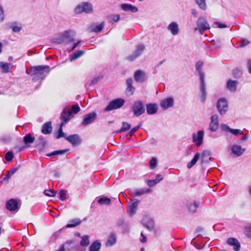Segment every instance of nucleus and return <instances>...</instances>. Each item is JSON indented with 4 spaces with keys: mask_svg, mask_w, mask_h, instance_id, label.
<instances>
[{
    "mask_svg": "<svg viewBox=\"0 0 251 251\" xmlns=\"http://www.w3.org/2000/svg\"><path fill=\"white\" fill-rule=\"evenodd\" d=\"M147 112L149 115L155 114L158 110V106L156 103H149L146 105Z\"/></svg>",
    "mask_w": 251,
    "mask_h": 251,
    "instance_id": "obj_22",
    "label": "nucleus"
},
{
    "mask_svg": "<svg viewBox=\"0 0 251 251\" xmlns=\"http://www.w3.org/2000/svg\"><path fill=\"white\" fill-rule=\"evenodd\" d=\"M204 132L203 130H199L192 135V141L197 147H200L203 143Z\"/></svg>",
    "mask_w": 251,
    "mask_h": 251,
    "instance_id": "obj_7",
    "label": "nucleus"
},
{
    "mask_svg": "<svg viewBox=\"0 0 251 251\" xmlns=\"http://www.w3.org/2000/svg\"><path fill=\"white\" fill-rule=\"evenodd\" d=\"M244 232L245 235L251 239V224L245 227Z\"/></svg>",
    "mask_w": 251,
    "mask_h": 251,
    "instance_id": "obj_48",
    "label": "nucleus"
},
{
    "mask_svg": "<svg viewBox=\"0 0 251 251\" xmlns=\"http://www.w3.org/2000/svg\"><path fill=\"white\" fill-rule=\"evenodd\" d=\"M158 183V181H157L156 179L147 180V184L150 187L154 186Z\"/></svg>",
    "mask_w": 251,
    "mask_h": 251,
    "instance_id": "obj_56",
    "label": "nucleus"
},
{
    "mask_svg": "<svg viewBox=\"0 0 251 251\" xmlns=\"http://www.w3.org/2000/svg\"><path fill=\"white\" fill-rule=\"evenodd\" d=\"M66 139L73 146H77L80 144L81 139L78 134L70 135L66 137Z\"/></svg>",
    "mask_w": 251,
    "mask_h": 251,
    "instance_id": "obj_13",
    "label": "nucleus"
},
{
    "mask_svg": "<svg viewBox=\"0 0 251 251\" xmlns=\"http://www.w3.org/2000/svg\"><path fill=\"white\" fill-rule=\"evenodd\" d=\"M73 117V116L69 110L64 109L61 114V119L62 120V122L60 125H61V126L65 125Z\"/></svg>",
    "mask_w": 251,
    "mask_h": 251,
    "instance_id": "obj_14",
    "label": "nucleus"
},
{
    "mask_svg": "<svg viewBox=\"0 0 251 251\" xmlns=\"http://www.w3.org/2000/svg\"><path fill=\"white\" fill-rule=\"evenodd\" d=\"M81 223V221L79 219H74L70 220L65 227L66 228L74 227L79 225Z\"/></svg>",
    "mask_w": 251,
    "mask_h": 251,
    "instance_id": "obj_33",
    "label": "nucleus"
},
{
    "mask_svg": "<svg viewBox=\"0 0 251 251\" xmlns=\"http://www.w3.org/2000/svg\"><path fill=\"white\" fill-rule=\"evenodd\" d=\"M35 137L32 136L30 133L26 134L23 138V142L27 147L28 145L33 143L35 141Z\"/></svg>",
    "mask_w": 251,
    "mask_h": 251,
    "instance_id": "obj_27",
    "label": "nucleus"
},
{
    "mask_svg": "<svg viewBox=\"0 0 251 251\" xmlns=\"http://www.w3.org/2000/svg\"><path fill=\"white\" fill-rule=\"evenodd\" d=\"M203 64V63L202 61H198L196 64V69L200 79L201 100L202 102H204L206 99V93L204 82V73L202 71Z\"/></svg>",
    "mask_w": 251,
    "mask_h": 251,
    "instance_id": "obj_2",
    "label": "nucleus"
},
{
    "mask_svg": "<svg viewBox=\"0 0 251 251\" xmlns=\"http://www.w3.org/2000/svg\"><path fill=\"white\" fill-rule=\"evenodd\" d=\"M197 28L195 29V31L198 30L201 33L202 35L204 31L206 29H210V27L205 18L202 17H200L197 22Z\"/></svg>",
    "mask_w": 251,
    "mask_h": 251,
    "instance_id": "obj_4",
    "label": "nucleus"
},
{
    "mask_svg": "<svg viewBox=\"0 0 251 251\" xmlns=\"http://www.w3.org/2000/svg\"><path fill=\"white\" fill-rule=\"evenodd\" d=\"M168 29L174 35H177L179 32L178 25L176 22H172L170 23L168 26Z\"/></svg>",
    "mask_w": 251,
    "mask_h": 251,
    "instance_id": "obj_24",
    "label": "nucleus"
},
{
    "mask_svg": "<svg viewBox=\"0 0 251 251\" xmlns=\"http://www.w3.org/2000/svg\"><path fill=\"white\" fill-rule=\"evenodd\" d=\"M54 42L58 44H65L62 34H61L60 36L55 39Z\"/></svg>",
    "mask_w": 251,
    "mask_h": 251,
    "instance_id": "obj_57",
    "label": "nucleus"
},
{
    "mask_svg": "<svg viewBox=\"0 0 251 251\" xmlns=\"http://www.w3.org/2000/svg\"><path fill=\"white\" fill-rule=\"evenodd\" d=\"M67 150H59V151H54L51 153L47 154V156H54L58 155H61L67 152Z\"/></svg>",
    "mask_w": 251,
    "mask_h": 251,
    "instance_id": "obj_45",
    "label": "nucleus"
},
{
    "mask_svg": "<svg viewBox=\"0 0 251 251\" xmlns=\"http://www.w3.org/2000/svg\"><path fill=\"white\" fill-rule=\"evenodd\" d=\"M52 127L50 122L44 124L42 127L41 131L43 134H48L51 132Z\"/></svg>",
    "mask_w": 251,
    "mask_h": 251,
    "instance_id": "obj_25",
    "label": "nucleus"
},
{
    "mask_svg": "<svg viewBox=\"0 0 251 251\" xmlns=\"http://www.w3.org/2000/svg\"><path fill=\"white\" fill-rule=\"evenodd\" d=\"M228 245L233 246V249L235 251H239L240 249V244L239 241L234 238H229L227 241Z\"/></svg>",
    "mask_w": 251,
    "mask_h": 251,
    "instance_id": "obj_21",
    "label": "nucleus"
},
{
    "mask_svg": "<svg viewBox=\"0 0 251 251\" xmlns=\"http://www.w3.org/2000/svg\"><path fill=\"white\" fill-rule=\"evenodd\" d=\"M44 194L49 197H54L55 196L56 192L52 189L45 190Z\"/></svg>",
    "mask_w": 251,
    "mask_h": 251,
    "instance_id": "obj_50",
    "label": "nucleus"
},
{
    "mask_svg": "<svg viewBox=\"0 0 251 251\" xmlns=\"http://www.w3.org/2000/svg\"><path fill=\"white\" fill-rule=\"evenodd\" d=\"M200 153L199 152L196 153L192 160L187 164V167L188 169H191L192 168V167L196 164L198 160L200 159Z\"/></svg>",
    "mask_w": 251,
    "mask_h": 251,
    "instance_id": "obj_37",
    "label": "nucleus"
},
{
    "mask_svg": "<svg viewBox=\"0 0 251 251\" xmlns=\"http://www.w3.org/2000/svg\"><path fill=\"white\" fill-rule=\"evenodd\" d=\"M217 108L220 115H224L228 110L227 101L225 98L220 99L217 103Z\"/></svg>",
    "mask_w": 251,
    "mask_h": 251,
    "instance_id": "obj_8",
    "label": "nucleus"
},
{
    "mask_svg": "<svg viewBox=\"0 0 251 251\" xmlns=\"http://www.w3.org/2000/svg\"><path fill=\"white\" fill-rule=\"evenodd\" d=\"M97 114L95 112H92L84 116L81 123L83 126H86L95 122L97 119Z\"/></svg>",
    "mask_w": 251,
    "mask_h": 251,
    "instance_id": "obj_9",
    "label": "nucleus"
},
{
    "mask_svg": "<svg viewBox=\"0 0 251 251\" xmlns=\"http://www.w3.org/2000/svg\"><path fill=\"white\" fill-rule=\"evenodd\" d=\"M132 111L136 117H139L144 114L145 109L143 102L141 100L135 101L132 106Z\"/></svg>",
    "mask_w": 251,
    "mask_h": 251,
    "instance_id": "obj_6",
    "label": "nucleus"
},
{
    "mask_svg": "<svg viewBox=\"0 0 251 251\" xmlns=\"http://www.w3.org/2000/svg\"><path fill=\"white\" fill-rule=\"evenodd\" d=\"M107 18L111 23H113L118 22L120 20V16L119 14L110 15L107 16Z\"/></svg>",
    "mask_w": 251,
    "mask_h": 251,
    "instance_id": "obj_44",
    "label": "nucleus"
},
{
    "mask_svg": "<svg viewBox=\"0 0 251 251\" xmlns=\"http://www.w3.org/2000/svg\"><path fill=\"white\" fill-rule=\"evenodd\" d=\"M62 127L63 126L60 125L57 133L55 134V137L56 139H59L61 137H64L66 139V137H65V133L63 132Z\"/></svg>",
    "mask_w": 251,
    "mask_h": 251,
    "instance_id": "obj_46",
    "label": "nucleus"
},
{
    "mask_svg": "<svg viewBox=\"0 0 251 251\" xmlns=\"http://www.w3.org/2000/svg\"><path fill=\"white\" fill-rule=\"evenodd\" d=\"M4 20L3 11L2 7L0 6V23H1Z\"/></svg>",
    "mask_w": 251,
    "mask_h": 251,
    "instance_id": "obj_64",
    "label": "nucleus"
},
{
    "mask_svg": "<svg viewBox=\"0 0 251 251\" xmlns=\"http://www.w3.org/2000/svg\"><path fill=\"white\" fill-rule=\"evenodd\" d=\"M102 78V76H99L94 78L91 81L90 85H96Z\"/></svg>",
    "mask_w": 251,
    "mask_h": 251,
    "instance_id": "obj_58",
    "label": "nucleus"
},
{
    "mask_svg": "<svg viewBox=\"0 0 251 251\" xmlns=\"http://www.w3.org/2000/svg\"><path fill=\"white\" fill-rule=\"evenodd\" d=\"M125 101L123 99H116L109 102L108 105L105 107L106 111H110L114 109H116L121 107L125 103Z\"/></svg>",
    "mask_w": 251,
    "mask_h": 251,
    "instance_id": "obj_5",
    "label": "nucleus"
},
{
    "mask_svg": "<svg viewBox=\"0 0 251 251\" xmlns=\"http://www.w3.org/2000/svg\"><path fill=\"white\" fill-rule=\"evenodd\" d=\"M116 234L114 233H111L106 243V245L109 247L112 246L116 244Z\"/></svg>",
    "mask_w": 251,
    "mask_h": 251,
    "instance_id": "obj_30",
    "label": "nucleus"
},
{
    "mask_svg": "<svg viewBox=\"0 0 251 251\" xmlns=\"http://www.w3.org/2000/svg\"><path fill=\"white\" fill-rule=\"evenodd\" d=\"M221 128L223 130L229 132L234 135H238L239 134H242L243 133V131L241 130L238 129H232L230 128L227 125L225 124L222 125Z\"/></svg>",
    "mask_w": 251,
    "mask_h": 251,
    "instance_id": "obj_20",
    "label": "nucleus"
},
{
    "mask_svg": "<svg viewBox=\"0 0 251 251\" xmlns=\"http://www.w3.org/2000/svg\"><path fill=\"white\" fill-rule=\"evenodd\" d=\"M214 24L220 28H226L227 27V25L225 24L221 23L219 22H215Z\"/></svg>",
    "mask_w": 251,
    "mask_h": 251,
    "instance_id": "obj_62",
    "label": "nucleus"
},
{
    "mask_svg": "<svg viewBox=\"0 0 251 251\" xmlns=\"http://www.w3.org/2000/svg\"><path fill=\"white\" fill-rule=\"evenodd\" d=\"M211 155V152L208 150H204L202 151L201 155V163H203L205 158L208 157Z\"/></svg>",
    "mask_w": 251,
    "mask_h": 251,
    "instance_id": "obj_47",
    "label": "nucleus"
},
{
    "mask_svg": "<svg viewBox=\"0 0 251 251\" xmlns=\"http://www.w3.org/2000/svg\"><path fill=\"white\" fill-rule=\"evenodd\" d=\"M11 64L9 63L0 62V68L2 73H8L10 71Z\"/></svg>",
    "mask_w": 251,
    "mask_h": 251,
    "instance_id": "obj_31",
    "label": "nucleus"
},
{
    "mask_svg": "<svg viewBox=\"0 0 251 251\" xmlns=\"http://www.w3.org/2000/svg\"><path fill=\"white\" fill-rule=\"evenodd\" d=\"M145 49V47L144 45L141 44L138 45L135 50L132 53V54L127 56L126 59L129 61H132L136 59L139 56H140Z\"/></svg>",
    "mask_w": 251,
    "mask_h": 251,
    "instance_id": "obj_10",
    "label": "nucleus"
},
{
    "mask_svg": "<svg viewBox=\"0 0 251 251\" xmlns=\"http://www.w3.org/2000/svg\"><path fill=\"white\" fill-rule=\"evenodd\" d=\"M233 75L235 78H239L242 75V72L241 70L236 68L233 71Z\"/></svg>",
    "mask_w": 251,
    "mask_h": 251,
    "instance_id": "obj_49",
    "label": "nucleus"
},
{
    "mask_svg": "<svg viewBox=\"0 0 251 251\" xmlns=\"http://www.w3.org/2000/svg\"><path fill=\"white\" fill-rule=\"evenodd\" d=\"M232 153L237 157L240 156L245 151L240 145H233L231 147Z\"/></svg>",
    "mask_w": 251,
    "mask_h": 251,
    "instance_id": "obj_18",
    "label": "nucleus"
},
{
    "mask_svg": "<svg viewBox=\"0 0 251 251\" xmlns=\"http://www.w3.org/2000/svg\"><path fill=\"white\" fill-rule=\"evenodd\" d=\"M134 77L135 81L138 82H143L146 80L145 72L141 70H138L135 72Z\"/></svg>",
    "mask_w": 251,
    "mask_h": 251,
    "instance_id": "obj_16",
    "label": "nucleus"
},
{
    "mask_svg": "<svg viewBox=\"0 0 251 251\" xmlns=\"http://www.w3.org/2000/svg\"><path fill=\"white\" fill-rule=\"evenodd\" d=\"M103 28V24L101 23L99 25H96L92 29V31L94 32H100Z\"/></svg>",
    "mask_w": 251,
    "mask_h": 251,
    "instance_id": "obj_51",
    "label": "nucleus"
},
{
    "mask_svg": "<svg viewBox=\"0 0 251 251\" xmlns=\"http://www.w3.org/2000/svg\"><path fill=\"white\" fill-rule=\"evenodd\" d=\"M80 110V107L78 104H74L72 106L71 110L70 111L71 112V114H77Z\"/></svg>",
    "mask_w": 251,
    "mask_h": 251,
    "instance_id": "obj_52",
    "label": "nucleus"
},
{
    "mask_svg": "<svg viewBox=\"0 0 251 251\" xmlns=\"http://www.w3.org/2000/svg\"><path fill=\"white\" fill-rule=\"evenodd\" d=\"M194 1L199 9L203 11H205L207 9V6L206 0H194Z\"/></svg>",
    "mask_w": 251,
    "mask_h": 251,
    "instance_id": "obj_38",
    "label": "nucleus"
},
{
    "mask_svg": "<svg viewBox=\"0 0 251 251\" xmlns=\"http://www.w3.org/2000/svg\"><path fill=\"white\" fill-rule=\"evenodd\" d=\"M140 128V125H138L135 127H134L133 128H132L131 130L129 132V135L130 136H132L134 133L138 129H139V128Z\"/></svg>",
    "mask_w": 251,
    "mask_h": 251,
    "instance_id": "obj_61",
    "label": "nucleus"
},
{
    "mask_svg": "<svg viewBox=\"0 0 251 251\" xmlns=\"http://www.w3.org/2000/svg\"><path fill=\"white\" fill-rule=\"evenodd\" d=\"M200 153L199 152L196 153L192 160L187 164V167L188 169H191L192 168V167L196 164L198 160L200 159Z\"/></svg>",
    "mask_w": 251,
    "mask_h": 251,
    "instance_id": "obj_36",
    "label": "nucleus"
},
{
    "mask_svg": "<svg viewBox=\"0 0 251 251\" xmlns=\"http://www.w3.org/2000/svg\"><path fill=\"white\" fill-rule=\"evenodd\" d=\"M84 54V51L81 50H77L75 51L70 56V60L71 61L75 60L80 57Z\"/></svg>",
    "mask_w": 251,
    "mask_h": 251,
    "instance_id": "obj_41",
    "label": "nucleus"
},
{
    "mask_svg": "<svg viewBox=\"0 0 251 251\" xmlns=\"http://www.w3.org/2000/svg\"><path fill=\"white\" fill-rule=\"evenodd\" d=\"M174 101L173 98H168L162 100L160 105L163 109H167L173 106Z\"/></svg>",
    "mask_w": 251,
    "mask_h": 251,
    "instance_id": "obj_19",
    "label": "nucleus"
},
{
    "mask_svg": "<svg viewBox=\"0 0 251 251\" xmlns=\"http://www.w3.org/2000/svg\"><path fill=\"white\" fill-rule=\"evenodd\" d=\"M89 237L88 235H84L81 237V240L80 242V245L81 246L86 247L89 245Z\"/></svg>",
    "mask_w": 251,
    "mask_h": 251,
    "instance_id": "obj_43",
    "label": "nucleus"
},
{
    "mask_svg": "<svg viewBox=\"0 0 251 251\" xmlns=\"http://www.w3.org/2000/svg\"><path fill=\"white\" fill-rule=\"evenodd\" d=\"M62 34L65 45H68L74 41L75 32L71 30L66 31Z\"/></svg>",
    "mask_w": 251,
    "mask_h": 251,
    "instance_id": "obj_12",
    "label": "nucleus"
},
{
    "mask_svg": "<svg viewBox=\"0 0 251 251\" xmlns=\"http://www.w3.org/2000/svg\"><path fill=\"white\" fill-rule=\"evenodd\" d=\"M200 153L199 152L196 153L192 160L187 164V167L188 169H191L192 168V167L196 164L198 160L200 159Z\"/></svg>",
    "mask_w": 251,
    "mask_h": 251,
    "instance_id": "obj_35",
    "label": "nucleus"
},
{
    "mask_svg": "<svg viewBox=\"0 0 251 251\" xmlns=\"http://www.w3.org/2000/svg\"><path fill=\"white\" fill-rule=\"evenodd\" d=\"M151 192V190L149 189H140V190H135L133 193V195L134 196H141L145 194H148Z\"/></svg>",
    "mask_w": 251,
    "mask_h": 251,
    "instance_id": "obj_39",
    "label": "nucleus"
},
{
    "mask_svg": "<svg viewBox=\"0 0 251 251\" xmlns=\"http://www.w3.org/2000/svg\"><path fill=\"white\" fill-rule=\"evenodd\" d=\"M250 42L247 39H243L240 42L239 48H243L250 44Z\"/></svg>",
    "mask_w": 251,
    "mask_h": 251,
    "instance_id": "obj_54",
    "label": "nucleus"
},
{
    "mask_svg": "<svg viewBox=\"0 0 251 251\" xmlns=\"http://www.w3.org/2000/svg\"><path fill=\"white\" fill-rule=\"evenodd\" d=\"M127 89V93H130L129 95H131L133 94L135 88L132 86L133 80L132 78H129L126 80Z\"/></svg>",
    "mask_w": 251,
    "mask_h": 251,
    "instance_id": "obj_34",
    "label": "nucleus"
},
{
    "mask_svg": "<svg viewBox=\"0 0 251 251\" xmlns=\"http://www.w3.org/2000/svg\"><path fill=\"white\" fill-rule=\"evenodd\" d=\"M13 158V155L12 152H8L6 153L5 156V160L7 161H10Z\"/></svg>",
    "mask_w": 251,
    "mask_h": 251,
    "instance_id": "obj_59",
    "label": "nucleus"
},
{
    "mask_svg": "<svg viewBox=\"0 0 251 251\" xmlns=\"http://www.w3.org/2000/svg\"><path fill=\"white\" fill-rule=\"evenodd\" d=\"M50 71V68L49 66L40 65L27 69L26 73L30 75L34 76L32 80L36 81L39 79L43 80L44 79Z\"/></svg>",
    "mask_w": 251,
    "mask_h": 251,
    "instance_id": "obj_1",
    "label": "nucleus"
},
{
    "mask_svg": "<svg viewBox=\"0 0 251 251\" xmlns=\"http://www.w3.org/2000/svg\"><path fill=\"white\" fill-rule=\"evenodd\" d=\"M144 225L146 228L151 231L154 229V222L150 218H147L146 219H144L143 220Z\"/></svg>",
    "mask_w": 251,
    "mask_h": 251,
    "instance_id": "obj_29",
    "label": "nucleus"
},
{
    "mask_svg": "<svg viewBox=\"0 0 251 251\" xmlns=\"http://www.w3.org/2000/svg\"><path fill=\"white\" fill-rule=\"evenodd\" d=\"M238 84L237 81L229 79L226 82V87L230 92H234L237 89Z\"/></svg>",
    "mask_w": 251,
    "mask_h": 251,
    "instance_id": "obj_23",
    "label": "nucleus"
},
{
    "mask_svg": "<svg viewBox=\"0 0 251 251\" xmlns=\"http://www.w3.org/2000/svg\"><path fill=\"white\" fill-rule=\"evenodd\" d=\"M66 195L67 191L65 190H61L59 192V197L62 201L66 199Z\"/></svg>",
    "mask_w": 251,
    "mask_h": 251,
    "instance_id": "obj_53",
    "label": "nucleus"
},
{
    "mask_svg": "<svg viewBox=\"0 0 251 251\" xmlns=\"http://www.w3.org/2000/svg\"><path fill=\"white\" fill-rule=\"evenodd\" d=\"M157 160L156 158L153 157L150 161V165L151 169H154L156 167Z\"/></svg>",
    "mask_w": 251,
    "mask_h": 251,
    "instance_id": "obj_55",
    "label": "nucleus"
},
{
    "mask_svg": "<svg viewBox=\"0 0 251 251\" xmlns=\"http://www.w3.org/2000/svg\"><path fill=\"white\" fill-rule=\"evenodd\" d=\"M121 8L125 11H130L133 13H135L138 11V8L129 4H122L121 5Z\"/></svg>",
    "mask_w": 251,
    "mask_h": 251,
    "instance_id": "obj_26",
    "label": "nucleus"
},
{
    "mask_svg": "<svg viewBox=\"0 0 251 251\" xmlns=\"http://www.w3.org/2000/svg\"><path fill=\"white\" fill-rule=\"evenodd\" d=\"M98 202L100 205H109L111 204V200L105 197H102L100 198Z\"/></svg>",
    "mask_w": 251,
    "mask_h": 251,
    "instance_id": "obj_40",
    "label": "nucleus"
},
{
    "mask_svg": "<svg viewBox=\"0 0 251 251\" xmlns=\"http://www.w3.org/2000/svg\"><path fill=\"white\" fill-rule=\"evenodd\" d=\"M101 248V243L99 240L94 241L89 247L90 251H99Z\"/></svg>",
    "mask_w": 251,
    "mask_h": 251,
    "instance_id": "obj_32",
    "label": "nucleus"
},
{
    "mask_svg": "<svg viewBox=\"0 0 251 251\" xmlns=\"http://www.w3.org/2000/svg\"><path fill=\"white\" fill-rule=\"evenodd\" d=\"M6 207L10 211H17L19 209L18 204L14 199L9 200L6 202Z\"/></svg>",
    "mask_w": 251,
    "mask_h": 251,
    "instance_id": "obj_17",
    "label": "nucleus"
},
{
    "mask_svg": "<svg viewBox=\"0 0 251 251\" xmlns=\"http://www.w3.org/2000/svg\"><path fill=\"white\" fill-rule=\"evenodd\" d=\"M19 169V167L13 168L8 171L7 174L9 176L11 177Z\"/></svg>",
    "mask_w": 251,
    "mask_h": 251,
    "instance_id": "obj_60",
    "label": "nucleus"
},
{
    "mask_svg": "<svg viewBox=\"0 0 251 251\" xmlns=\"http://www.w3.org/2000/svg\"><path fill=\"white\" fill-rule=\"evenodd\" d=\"M75 12L76 14H79L82 12L87 13H92L93 5L91 3L88 2H82L75 7Z\"/></svg>",
    "mask_w": 251,
    "mask_h": 251,
    "instance_id": "obj_3",
    "label": "nucleus"
},
{
    "mask_svg": "<svg viewBox=\"0 0 251 251\" xmlns=\"http://www.w3.org/2000/svg\"><path fill=\"white\" fill-rule=\"evenodd\" d=\"M187 205L190 212L195 213L197 211V209L199 206V204L195 201H191L188 202Z\"/></svg>",
    "mask_w": 251,
    "mask_h": 251,
    "instance_id": "obj_28",
    "label": "nucleus"
},
{
    "mask_svg": "<svg viewBox=\"0 0 251 251\" xmlns=\"http://www.w3.org/2000/svg\"><path fill=\"white\" fill-rule=\"evenodd\" d=\"M219 116L217 114L212 115L210 118L209 130L211 131H216L219 128Z\"/></svg>",
    "mask_w": 251,
    "mask_h": 251,
    "instance_id": "obj_11",
    "label": "nucleus"
},
{
    "mask_svg": "<svg viewBox=\"0 0 251 251\" xmlns=\"http://www.w3.org/2000/svg\"><path fill=\"white\" fill-rule=\"evenodd\" d=\"M139 203V201L136 199H133L128 204L127 209V212L130 215L134 214Z\"/></svg>",
    "mask_w": 251,
    "mask_h": 251,
    "instance_id": "obj_15",
    "label": "nucleus"
},
{
    "mask_svg": "<svg viewBox=\"0 0 251 251\" xmlns=\"http://www.w3.org/2000/svg\"><path fill=\"white\" fill-rule=\"evenodd\" d=\"M123 126H122V128L118 130H117L115 132V133H121V132H124V131H126L127 130H128V129H129V128H130V125L127 123H126V122H123Z\"/></svg>",
    "mask_w": 251,
    "mask_h": 251,
    "instance_id": "obj_42",
    "label": "nucleus"
},
{
    "mask_svg": "<svg viewBox=\"0 0 251 251\" xmlns=\"http://www.w3.org/2000/svg\"><path fill=\"white\" fill-rule=\"evenodd\" d=\"M81 42V40H79V41H78L77 42L75 43L72 47H70V48H67V50H68L69 51H71L73 50H75V48H76V47L78 46V44H79Z\"/></svg>",
    "mask_w": 251,
    "mask_h": 251,
    "instance_id": "obj_63",
    "label": "nucleus"
}]
</instances>
